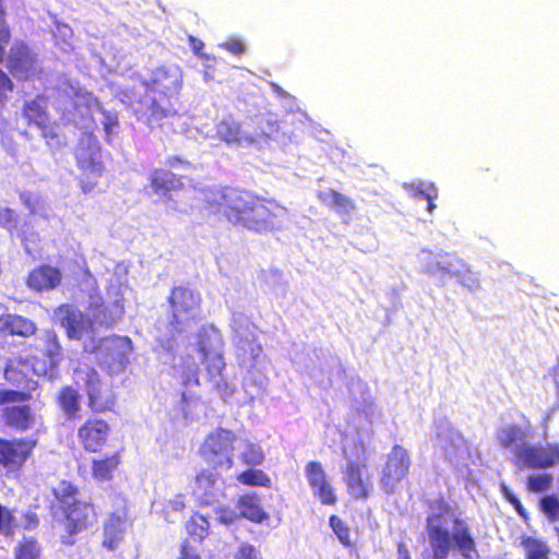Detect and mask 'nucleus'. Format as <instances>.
Instances as JSON below:
<instances>
[{
    "label": "nucleus",
    "mask_w": 559,
    "mask_h": 559,
    "mask_svg": "<svg viewBox=\"0 0 559 559\" xmlns=\"http://www.w3.org/2000/svg\"><path fill=\"white\" fill-rule=\"evenodd\" d=\"M203 202L210 215L259 235L282 230L288 215L287 207L275 199L231 186L205 190Z\"/></svg>",
    "instance_id": "f257e3e1"
},
{
    "label": "nucleus",
    "mask_w": 559,
    "mask_h": 559,
    "mask_svg": "<svg viewBox=\"0 0 559 559\" xmlns=\"http://www.w3.org/2000/svg\"><path fill=\"white\" fill-rule=\"evenodd\" d=\"M51 496L49 508L55 515H60L64 531L60 537L61 544L72 546L78 534L97 523V507L92 500H82L80 487L67 479H61L51 488Z\"/></svg>",
    "instance_id": "f03ea898"
},
{
    "label": "nucleus",
    "mask_w": 559,
    "mask_h": 559,
    "mask_svg": "<svg viewBox=\"0 0 559 559\" xmlns=\"http://www.w3.org/2000/svg\"><path fill=\"white\" fill-rule=\"evenodd\" d=\"M145 94L132 105L142 114L147 123L153 124L176 114L174 100L182 87V73L176 66H160L143 81Z\"/></svg>",
    "instance_id": "7ed1b4c3"
},
{
    "label": "nucleus",
    "mask_w": 559,
    "mask_h": 559,
    "mask_svg": "<svg viewBox=\"0 0 559 559\" xmlns=\"http://www.w3.org/2000/svg\"><path fill=\"white\" fill-rule=\"evenodd\" d=\"M453 532L440 523L438 516L427 518V534L435 559H445L451 550L452 542L464 559H472L477 555V545L471 534L467 523L461 518L453 519Z\"/></svg>",
    "instance_id": "20e7f679"
},
{
    "label": "nucleus",
    "mask_w": 559,
    "mask_h": 559,
    "mask_svg": "<svg viewBox=\"0 0 559 559\" xmlns=\"http://www.w3.org/2000/svg\"><path fill=\"white\" fill-rule=\"evenodd\" d=\"M169 305L168 326L171 333L181 334L190 322L198 320L202 297L187 285L175 286L167 297Z\"/></svg>",
    "instance_id": "39448f33"
},
{
    "label": "nucleus",
    "mask_w": 559,
    "mask_h": 559,
    "mask_svg": "<svg viewBox=\"0 0 559 559\" xmlns=\"http://www.w3.org/2000/svg\"><path fill=\"white\" fill-rule=\"evenodd\" d=\"M74 158L81 177L79 185L83 193L92 192L105 173L100 144L95 136L81 139L74 150Z\"/></svg>",
    "instance_id": "423d86ee"
},
{
    "label": "nucleus",
    "mask_w": 559,
    "mask_h": 559,
    "mask_svg": "<svg viewBox=\"0 0 559 559\" xmlns=\"http://www.w3.org/2000/svg\"><path fill=\"white\" fill-rule=\"evenodd\" d=\"M236 439L231 430L216 428L205 437L199 453L207 465L229 471L234 466L233 452Z\"/></svg>",
    "instance_id": "0eeeda50"
},
{
    "label": "nucleus",
    "mask_w": 559,
    "mask_h": 559,
    "mask_svg": "<svg viewBox=\"0 0 559 559\" xmlns=\"http://www.w3.org/2000/svg\"><path fill=\"white\" fill-rule=\"evenodd\" d=\"M37 443V439L32 437L11 439L0 437V466L8 474H19L32 459Z\"/></svg>",
    "instance_id": "6e6552de"
},
{
    "label": "nucleus",
    "mask_w": 559,
    "mask_h": 559,
    "mask_svg": "<svg viewBox=\"0 0 559 559\" xmlns=\"http://www.w3.org/2000/svg\"><path fill=\"white\" fill-rule=\"evenodd\" d=\"M4 61L7 70L17 81H29L41 72L36 52L21 39L10 46Z\"/></svg>",
    "instance_id": "1a4fd4ad"
},
{
    "label": "nucleus",
    "mask_w": 559,
    "mask_h": 559,
    "mask_svg": "<svg viewBox=\"0 0 559 559\" xmlns=\"http://www.w3.org/2000/svg\"><path fill=\"white\" fill-rule=\"evenodd\" d=\"M210 466L199 469L190 483V493L199 507H210L218 500L225 479L218 471Z\"/></svg>",
    "instance_id": "9d476101"
},
{
    "label": "nucleus",
    "mask_w": 559,
    "mask_h": 559,
    "mask_svg": "<svg viewBox=\"0 0 559 559\" xmlns=\"http://www.w3.org/2000/svg\"><path fill=\"white\" fill-rule=\"evenodd\" d=\"M412 459L407 450L401 444H394L383 465L380 487L385 495H392L397 485L407 476Z\"/></svg>",
    "instance_id": "9b49d317"
},
{
    "label": "nucleus",
    "mask_w": 559,
    "mask_h": 559,
    "mask_svg": "<svg viewBox=\"0 0 559 559\" xmlns=\"http://www.w3.org/2000/svg\"><path fill=\"white\" fill-rule=\"evenodd\" d=\"M514 463L519 467L548 468L559 463V444H524L514 451Z\"/></svg>",
    "instance_id": "f8f14e48"
},
{
    "label": "nucleus",
    "mask_w": 559,
    "mask_h": 559,
    "mask_svg": "<svg viewBox=\"0 0 559 559\" xmlns=\"http://www.w3.org/2000/svg\"><path fill=\"white\" fill-rule=\"evenodd\" d=\"M53 319L64 329L70 341H80L85 334H92L90 318L73 304L64 302L56 307Z\"/></svg>",
    "instance_id": "ddd939ff"
},
{
    "label": "nucleus",
    "mask_w": 559,
    "mask_h": 559,
    "mask_svg": "<svg viewBox=\"0 0 559 559\" xmlns=\"http://www.w3.org/2000/svg\"><path fill=\"white\" fill-rule=\"evenodd\" d=\"M41 341L44 343L43 359L33 357L32 370L37 376L52 377L62 360V347L57 332L52 329L43 332Z\"/></svg>",
    "instance_id": "4468645a"
},
{
    "label": "nucleus",
    "mask_w": 559,
    "mask_h": 559,
    "mask_svg": "<svg viewBox=\"0 0 559 559\" xmlns=\"http://www.w3.org/2000/svg\"><path fill=\"white\" fill-rule=\"evenodd\" d=\"M88 397V407L93 413L111 412L116 404V394L111 388L103 384L99 373L94 368H88L84 379Z\"/></svg>",
    "instance_id": "2eb2a0df"
},
{
    "label": "nucleus",
    "mask_w": 559,
    "mask_h": 559,
    "mask_svg": "<svg viewBox=\"0 0 559 559\" xmlns=\"http://www.w3.org/2000/svg\"><path fill=\"white\" fill-rule=\"evenodd\" d=\"M110 425L100 418L90 417L78 429V440L88 453H99L108 441Z\"/></svg>",
    "instance_id": "dca6fc26"
},
{
    "label": "nucleus",
    "mask_w": 559,
    "mask_h": 559,
    "mask_svg": "<svg viewBox=\"0 0 559 559\" xmlns=\"http://www.w3.org/2000/svg\"><path fill=\"white\" fill-rule=\"evenodd\" d=\"M32 368V361L27 358L16 357L9 359L3 369V378L14 388L17 392H26L32 395L39 386L38 381L28 374V369Z\"/></svg>",
    "instance_id": "f3484780"
},
{
    "label": "nucleus",
    "mask_w": 559,
    "mask_h": 559,
    "mask_svg": "<svg viewBox=\"0 0 559 559\" xmlns=\"http://www.w3.org/2000/svg\"><path fill=\"white\" fill-rule=\"evenodd\" d=\"M306 476L314 496L322 504L333 506L336 503V495L333 487L328 481L325 472L320 462L310 461L306 465Z\"/></svg>",
    "instance_id": "a211bd4d"
},
{
    "label": "nucleus",
    "mask_w": 559,
    "mask_h": 559,
    "mask_svg": "<svg viewBox=\"0 0 559 559\" xmlns=\"http://www.w3.org/2000/svg\"><path fill=\"white\" fill-rule=\"evenodd\" d=\"M148 186L154 194L165 202L173 200L171 193L183 189L182 177L165 168H155L150 173Z\"/></svg>",
    "instance_id": "6ab92c4d"
},
{
    "label": "nucleus",
    "mask_w": 559,
    "mask_h": 559,
    "mask_svg": "<svg viewBox=\"0 0 559 559\" xmlns=\"http://www.w3.org/2000/svg\"><path fill=\"white\" fill-rule=\"evenodd\" d=\"M62 281L61 271L49 264H40L29 271L26 277L27 287L36 293L57 288Z\"/></svg>",
    "instance_id": "aec40b11"
},
{
    "label": "nucleus",
    "mask_w": 559,
    "mask_h": 559,
    "mask_svg": "<svg viewBox=\"0 0 559 559\" xmlns=\"http://www.w3.org/2000/svg\"><path fill=\"white\" fill-rule=\"evenodd\" d=\"M366 464L359 462H348L345 468V484L348 493L356 500L366 501L370 497L372 485L368 478L364 477Z\"/></svg>",
    "instance_id": "412c9836"
},
{
    "label": "nucleus",
    "mask_w": 559,
    "mask_h": 559,
    "mask_svg": "<svg viewBox=\"0 0 559 559\" xmlns=\"http://www.w3.org/2000/svg\"><path fill=\"white\" fill-rule=\"evenodd\" d=\"M0 418L5 427L17 432H25L35 424V413L32 406L25 403L5 406Z\"/></svg>",
    "instance_id": "4be33fe9"
},
{
    "label": "nucleus",
    "mask_w": 559,
    "mask_h": 559,
    "mask_svg": "<svg viewBox=\"0 0 559 559\" xmlns=\"http://www.w3.org/2000/svg\"><path fill=\"white\" fill-rule=\"evenodd\" d=\"M36 323L21 314L3 313L0 316V340H5L8 336H19L28 338L37 332Z\"/></svg>",
    "instance_id": "5701e85b"
},
{
    "label": "nucleus",
    "mask_w": 559,
    "mask_h": 559,
    "mask_svg": "<svg viewBox=\"0 0 559 559\" xmlns=\"http://www.w3.org/2000/svg\"><path fill=\"white\" fill-rule=\"evenodd\" d=\"M91 313L90 321L92 323V334L96 332L98 328L111 329L120 319L122 314L121 309H114L109 305L105 304L100 296L93 298L88 305Z\"/></svg>",
    "instance_id": "b1692460"
},
{
    "label": "nucleus",
    "mask_w": 559,
    "mask_h": 559,
    "mask_svg": "<svg viewBox=\"0 0 559 559\" xmlns=\"http://www.w3.org/2000/svg\"><path fill=\"white\" fill-rule=\"evenodd\" d=\"M122 449L111 454L95 457L91 462V474L96 481H110L122 463Z\"/></svg>",
    "instance_id": "393cba45"
},
{
    "label": "nucleus",
    "mask_w": 559,
    "mask_h": 559,
    "mask_svg": "<svg viewBox=\"0 0 559 559\" xmlns=\"http://www.w3.org/2000/svg\"><path fill=\"white\" fill-rule=\"evenodd\" d=\"M238 516L243 518L252 523H262L269 520L270 515L261 506L260 498L257 493L240 495L236 501Z\"/></svg>",
    "instance_id": "a878e982"
},
{
    "label": "nucleus",
    "mask_w": 559,
    "mask_h": 559,
    "mask_svg": "<svg viewBox=\"0 0 559 559\" xmlns=\"http://www.w3.org/2000/svg\"><path fill=\"white\" fill-rule=\"evenodd\" d=\"M216 136L226 144L253 143L257 140L247 134L241 129L240 122L233 118H225L216 124Z\"/></svg>",
    "instance_id": "bb28decb"
},
{
    "label": "nucleus",
    "mask_w": 559,
    "mask_h": 559,
    "mask_svg": "<svg viewBox=\"0 0 559 559\" xmlns=\"http://www.w3.org/2000/svg\"><path fill=\"white\" fill-rule=\"evenodd\" d=\"M22 115L27 124H34L37 128L41 127L43 123L49 120L47 98L43 94H38L33 99L25 102Z\"/></svg>",
    "instance_id": "cd10ccee"
},
{
    "label": "nucleus",
    "mask_w": 559,
    "mask_h": 559,
    "mask_svg": "<svg viewBox=\"0 0 559 559\" xmlns=\"http://www.w3.org/2000/svg\"><path fill=\"white\" fill-rule=\"evenodd\" d=\"M318 199L323 205L340 214L350 213L355 209V203L349 197L334 189L319 192Z\"/></svg>",
    "instance_id": "c85d7f7f"
},
{
    "label": "nucleus",
    "mask_w": 559,
    "mask_h": 559,
    "mask_svg": "<svg viewBox=\"0 0 559 559\" xmlns=\"http://www.w3.org/2000/svg\"><path fill=\"white\" fill-rule=\"evenodd\" d=\"M197 349L203 359H207L215 349L216 343L221 342L217 329L213 324L201 325L195 334Z\"/></svg>",
    "instance_id": "c756f323"
},
{
    "label": "nucleus",
    "mask_w": 559,
    "mask_h": 559,
    "mask_svg": "<svg viewBox=\"0 0 559 559\" xmlns=\"http://www.w3.org/2000/svg\"><path fill=\"white\" fill-rule=\"evenodd\" d=\"M123 527L121 516L111 513L104 523L103 546L109 550H115L122 539Z\"/></svg>",
    "instance_id": "7c9ffc66"
},
{
    "label": "nucleus",
    "mask_w": 559,
    "mask_h": 559,
    "mask_svg": "<svg viewBox=\"0 0 559 559\" xmlns=\"http://www.w3.org/2000/svg\"><path fill=\"white\" fill-rule=\"evenodd\" d=\"M57 403L69 418H75L80 412V394L70 385L62 386L57 395Z\"/></svg>",
    "instance_id": "2f4dec72"
},
{
    "label": "nucleus",
    "mask_w": 559,
    "mask_h": 559,
    "mask_svg": "<svg viewBox=\"0 0 559 559\" xmlns=\"http://www.w3.org/2000/svg\"><path fill=\"white\" fill-rule=\"evenodd\" d=\"M526 438V429L519 425H507L497 431V441L503 449H511L523 443Z\"/></svg>",
    "instance_id": "473e14b6"
},
{
    "label": "nucleus",
    "mask_w": 559,
    "mask_h": 559,
    "mask_svg": "<svg viewBox=\"0 0 559 559\" xmlns=\"http://www.w3.org/2000/svg\"><path fill=\"white\" fill-rule=\"evenodd\" d=\"M520 546L524 550V559H549L551 550L546 542L533 536H523Z\"/></svg>",
    "instance_id": "72a5a7b5"
},
{
    "label": "nucleus",
    "mask_w": 559,
    "mask_h": 559,
    "mask_svg": "<svg viewBox=\"0 0 559 559\" xmlns=\"http://www.w3.org/2000/svg\"><path fill=\"white\" fill-rule=\"evenodd\" d=\"M236 479L243 486L264 488L272 487L271 477L260 468L248 467L247 469L240 472L236 476Z\"/></svg>",
    "instance_id": "f704fd0d"
},
{
    "label": "nucleus",
    "mask_w": 559,
    "mask_h": 559,
    "mask_svg": "<svg viewBox=\"0 0 559 559\" xmlns=\"http://www.w3.org/2000/svg\"><path fill=\"white\" fill-rule=\"evenodd\" d=\"M186 530L191 538L202 542L210 534V522L203 514L193 512L186 523Z\"/></svg>",
    "instance_id": "c9c22d12"
},
{
    "label": "nucleus",
    "mask_w": 559,
    "mask_h": 559,
    "mask_svg": "<svg viewBox=\"0 0 559 559\" xmlns=\"http://www.w3.org/2000/svg\"><path fill=\"white\" fill-rule=\"evenodd\" d=\"M38 129L40 130V136L48 146L59 148L67 144V138L61 132L57 121H50L49 119L47 122L43 123L41 127H38Z\"/></svg>",
    "instance_id": "e433bc0d"
},
{
    "label": "nucleus",
    "mask_w": 559,
    "mask_h": 559,
    "mask_svg": "<svg viewBox=\"0 0 559 559\" xmlns=\"http://www.w3.org/2000/svg\"><path fill=\"white\" fill-rule=\"evenodd\" d=\"M240 462L248 467L260 466L265 461V453L259 443L246 441L239 455Z\"/></svg>",
    "instance_id": "4c0bfd02"
},
{
    "label": "nucleus",
    "mask_w": 559,
    "mask_h": 559,
    "mask_svg": "<svg viewBox=\"0 0 559 559\" xmlns=\"http://www.w3.org/2000/svg\"><path fill=\"white\" fill-rule=\"evenodd\" d=\"M39 546L36 539L34 538H23L19 542L15 547L14 556L15 559H38L39 557Z\"/></svg>",
    "instance_id": "58836bf2"
},
{
    "label": "nucleus",
    "mask_w": 559,
    "mask_h": 559,
    "mask_svg": "<svg viewBox=\"0 0 559 559\" xmlns=\"http://www.w3.org/2000/svg\"><path fill=\"white\" fill-rule=\"evenodd\" d=\"M329 524L342 545L347 548L354 546L350 539V528L346 522H344L340 516L332 514L329 518Z\"/></svg>",
    "instance_id": "ea45409f"
},
{
    "label": "nucleus",
    "mask_w": 559,
    "mask_h": 559,
    "mask_svg": "<svg viewBox=\"0 0 559 559\" xmlns=\"http://www.w3.org/2000/svg\"><path fill=\"white\" fill-rule=\"evenodd\" d=\"M551 475L544 473L539 475H531L526 480V488L531 492H544L551 486Z\"/></svg>",
    "instance_id": "a19ab883"
},
{
    "label": "nucleus",
    "mask_w": 559,
    "mask_h": 559,
    "mask_svg": "<svg viewBox=\"0 0 559 559\" xmlns=\"http://www.w3.org/2000/svg\"><path fill=\"white\" fill-rule=\"evenodd\" d=\"M180 379L183 386L199 385V367L195 361H188L181 366Z\"/></svg>",
    "instance_id": "79ce46f5"
},
{
    "label": "nucleus",
    "mask_w": 559,
    "mask_h": 559,
    "mask_svg": "<svg viewBox=\"0 0 559 559\" xmlns=\"http://www.w3.org/2000/svg\"><path fill=\"white\" fill-rule=\"evenodd\" d=\"M540 510L550 522L559 521V498L554 495L543 497Z\"/></svg>",
    "instance_id": "37998d69"
},
{
    "label": "nucleus",
    "mask_w": 559,
    "mask_h": 559,
    "mask_svg": "<svg viewBox=\"0 0 559 559\" xmlns=\"http://www.w3.org/2000/svg\"><path fill=\"white\" fill-rule=\"evenodd\" d=\"M31 400V394L17 392L13 389H0V406L13 403H26Z\"/></svg>",
    "instance_id": "c03bdc74"
},
{
    "label": "nucleus",
    "mask_w": 559,
    "mask_h": 559,
    "mask_svg": "<svg viewBox=\"0 0 559 559\" xmlns=\"http://www.w3.org/2000/svg\"><path fill=\"white\" fill-rule=\"evenodd\" d=\"M14 82L10 75L0 68V108H3L14 91Z\"/></svg>",
    "instance_id": "a18cd8bd"
},
{
    "label": "nucleus",
    "mask_w": 559,
    "mask_h": 559,
    "mask_svg": "<svg viewBox=\"0 0 559 559\" xmlns=\"http://www.w3.org/2000/svg\"><path fill=\"white\" fill-rule=\"evenodd\" d=\"M15 523L13 513L0 504V533L4 536L14 534Z\"/></svg>",
    "instance_id": "49530a36"
},
{
    "label": "nucleus",
    "mask_w": 559,
    "mask_h": 559,
    "mask_svg": "<svg viewBox=\"0 0 559 559\" xmlns=\"http://www.w3.org/2000/svg\"><path fill=\"white\" fill-rule=\"evenodd\" d=\"M280 132V124L277 121L264 119L260 122L259 139H271Z\"/></svg>",
    "instance_id": "de8ad7c7"
},
{
    "label": "nucleus",
    "mask_w": 559,
    "mask_h": 559,
    "mask_svg": "<svg viewBox=\"0 0 559 559\" xmlns=\"http://www.w3.org/2000/svg\"><path fill=\"white\" fill-rule=\"evenodd\" d=\"M501 492L503 497L513 506L518 514L525 519L526 511L522 506L520 499L506 485L501 486Z\"/></svg>",
    "instance_id": "09e8293b"
},
{
    "label": "nucleus",
    "mask_w": 559,
    "mask_h": 559,
    "mask_svg": "<svg viewBox=\"0 0 559 559\" xmlns=\"http://www.w3.org/2000/svg\"><path fill=\"white\" fill-rule=\"evenodd\" d=\"M234 559H262L255 547L243 543L239 546Z\"/></svg>",
    "instance_id": "8fccbe9b"
},
{
    "label": "nucleus",
    "mask_w": 559,
    "mask_h": 559,
    "mask_svg": "<svg viewBox=\"0 0 559 559\" xmlns=\"http://www.w3.org/2000/svg\"><path fill=\"white\" fill-rule=\"evenodd\" d=\"M178 559H202L199 550L188 539L182 540Z\"/></svg>",
    "instance_id": "3c124183"
},
{
    "label": "nucleus",
    "mask_w": 559,
    "mask_h": 559,
    "mask_svg": "<svg viewBox=\"0 0 559 559\" xmlns=\"http://www.w3.org/2000/svg\"><path fill=\"white\" fill-rule=\"evenodd\" d=\"M222 47H224L229 52L240 56L245 52V45L241 40L233 38L227 41H225Z\"/></svg>",
    "instance_id": "603ef678"
},
{
    "label": "nucleus",
    "mask_w": 559,
    "mask_h": 559,
    "mask_svg": "<svg viewBox=\"0 0 559 559\" xmlns=\"http://www.w3.org/2000/svg\"><path fill=\"white\" fill-rule=\"evenodd\" d=\"M216 513L218 515V521L223 524H230L235 522L238 518L235 511L227 508H218L216 510Z\"/></svg>",
    "instance_id": "864d4df0"
},
{
    "label": "nucleus",
    "mask_w": 559,
    "mask_h": 559,
    "mask_svg": "<svg viewBox=\"0 0 559 559\" xmlns=\"http://www.w3.org/2000/svg\"><path fill=\"white\" fill-rule=\"evenodd\" d=\"M430 509L438 510L439 515L449 514L451 512V508L443 497H439L429 503Z\"/></svg>",
    "instance_id": "5fc2aeb1"
},
{
    "label": "nucleus",
    "mask_w": 559,
    "mask_h": 559,
    "mask_svg": "<svg viewBox=\"0 0 559 559\" xmlns=\"http://www.w3.org/2000/svg\"><path fill=\"white\" fill-rule=\"evenodd\" d=\"M166 165L169 168H178V167L190 168L191 167V163L189 160L183 159V158H181L180 156H177V155H173V156L167 157L166 158Z\"/></svg>",
    "instance_id": "6e6d98bb"
},
{
    "label": "nucleus",
    "mask_w": 559,
    "mask_h": 559,
    "mask_svg": "<svg viewBox=\"0 0 559 559\" xmlns=\"http://www.w3.org/2000/svg\"><path fill=\"white\" fill-rule=\"evenodd\" d=\"M0 33H12L3 0H0Z\"/></svg>",
    "instance_id": "4d7b16f0"
},
{
    "label": "nucleus",
    "mask_w": 559,
    "mask_h": 559,
    "mask_svg": "<svg viewBox=\"0 0 559 559\" xmlns=\"http://www.w3.org/2000/svg\"><path fill=\"white\" fill-rule=\"evenodd\" d=\"M105 119L103 121L104 130L107 133V135L111 134L112 128L118 124V118L116 115H112L108 111H104Z\"/></svg>",
    "instance_id": "13d9d810"
},
{
    "label": "nucleus",
    "mask_w": 559,
    "mask_h": 559,
    "mask_svg": "<svg viewBox=\"0 0 559 559\" xmlns=\"http://www.w3.org/2000/svg\"><path fill=\"white\" fill-rule=\"evenodd\" d=\"M12 33H0V64L4 62L7 45L10 43Z\"/></svg>",
    "instance_id": "bf43d9fd"
},
{
    "label": "nucleus",
    "mask_w": 559,
    "mask_h": 559,
    "mask_svg": "<svg viewBox=\"0 0 559 559\" xmlns=\"http://www.w3.org/2000/svg\"><path fill=\"white\" fill-rule=\"evenodd\" d=\"M420 194L427 200V207L429 212H432L436 209V204L433 200L437 198V191L432 189V192H420Z\"/></svg>",
    "instance_id": "052dcab7"
},
{
    "label": "nucleus",
    "mask_w": 559,
    "mask_h": 559,
    "mask_svg": "<svg viewBox=\"0 0 559 559\" xmlns=\"http://www.w3.org/2000/svg\"><path fill=\"white\" fill-rule=\"evenodd\" d=\"M188 40L193 52L199 55L204 47L203 41L195 38L194 36H189Z\"/></svg>",
    "instance_id": "680f3d73"
},
{
    "label": "nucleus",
    "mask_w": 559,
    "mask_h": 559,
    "mask_svg": "<svg viewBox=\"0 0 559 559\" xmlns=\"http://www.w3.org/2000/svg\"><path fill=\"white\" fill-rule=\"evenodd\" d=\"M397 552H399V559H412L404 543L399 544Z\"/></svg>",
    "instance_id": "e2e57ef3"
},
{
    "label": "nucleus",
    "mask_w": 559,
    "mask_h": 559,
    "mask_svg": "<svg viewBox=\"0 0 559 559\" xmlns=\"http://www.w3.org/2000/svg\"><path fill=\"white\" fill-rule=\"evenodd\" d=\"M214 366L217 371H221L224 368L223 356L219 354L214 355L213 357Z\"/></svg>",
    "instance_id": "0e129e2a"
},
{
    "label": "nucleus",
    "mask_w": 559,
    "mask_h": 559,
    "mask_svg": "<svg viewBox=\"0 0 559 559\" xmlns=\"http://www.w3.org/2000/svg\"><path fill=\"white\" fill-rule=\"evenodd\" d=\"M27 527H35L38 524V518L35 513H29L26 515Z\"/></svg>",
    "instance_id": "69168bd1"
},
{
    "label": "nucleus",
    "mask_w": 559,
    "mask_h": 559,
    "mask_svg": "<svg viewBox=\"0 0 559 559\" xmlns=\"http://www.w3.org/2000/svg\"><path fill=\"white\" fill-rule=\"evenodd\" d=\"M86 282L92 287L93 292L97 290L96 280L93 276L88 275L87 278H86Z\"/></svg>",
    "instance_id": "338daca9"
},
{
    "label": "nucleus",
    "mask_w": 559,
    "mask_h": 559,
    "mask_svg": "<svg viewBox=\"0 0 559 559\" xmlns=\"http://www.w3.org/2000/svg\"><path fill=\"white\" fill-rule=\"evenodd\" d=\"M183 508H185V503H183V501L181 499L173 501V509L174 510H182Z\"/></svg>",
    "instance_id": "774afa93"
}]
</instances>
